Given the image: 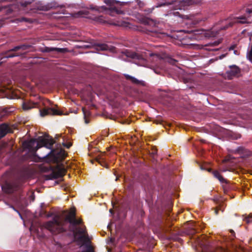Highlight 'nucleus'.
Here are the masks:
<instances>
[{
	"mask_svg": "<svg viewBox=\"0 0 252 252\" xmlns=\"http://www.w3.org/2000/svg\"><path fill=\"white\" fill-rule=\"evenodd\" d=\"M36 103H32L30 101L25 102L23 104V109L24 110H29L32 108L35 107Z\"/></svg>",
	"mask_w": 252,
	"mask_h": 252,
	"instance_id": "9b49d317",
	"label": "nucleus"
},
{
	"mask_svg": "<svg viewBox=\"0 0 252 252\" xmlns=\"http://www.w3.org/2000/svg\"><path fill=\"white\" fill-rule=\"evenodd\" d=\"M227 27H223V28H221V30H224V29H225L226 28H227Z\"/></svg>",
	"mask_w": 252,
	"mask_h": 252,
	"instance_id": "c9c22d12",
	"label": "nucleus"
},
{
	"mask_svg": "<svg viewBox=\"0 0 252 252\" xmlns=\"http://www.w3.org/2000/svg\"><path fill=\"white\" fill-rule=\"evenodd\" d=\"M220 42H221V40H219L215 41L213 43H210V45L212 46H215L219 45Z\"/></svg>",
	"mask_w": 252,
	"mask_h": 252,
	"instance_id": "b1692460",
	"label": "nucleus"
},
{
	"mask_svg": "<svg viewBox=\"0 0 252 252\" xmlns=\"http://www.w3.org/2000/svg\"><path fill=\"white\" fill-rule=\"evenodd\" d=\"M67 221L72 225V231L75 235H79L82 238L87 237L86 227L82 224V219H77L75 217L74 208H71L64 218L61 216H56L52 221L47 222L44 226L52 233L58 234L65 230Z\"/></svg>",
	"mask_w": 252,
	"mask_h": 252,
	"instance_id": "f257e3e1",
	"label": "nucleus"
},
{
	"mask_svg": "<svg viewBox=\"0 0 252 252\" xmlns=\"http://www.w3.org/2000/svg\"><path fill=\"white\" fill-rule=\"evenodd\" d=\"M137 2L138 3L139 6L142 7L143 6L144 4L139 0H137Z\"/></svg>",
	"mask_w": 252,
	"mask_h": 252,
	"instance_id": "cd10ccee",
	"label": "nucleus"
},
{
	"mask_svg": "<svg viewBox=\"0 0 252 252\" xmlns=\"http://www.w3.org/2000/svg\"><path fill=\"white\" fill-rule=\"evenodd\" d=\"M221 210L222 212H223V205L222 206H220L218 207H217L215 209V214L216 215L218 214V211L219 210Z\"/></svg>",
	"mask_w": 252,
	"mask_h": 252,
	"instance_id": "4be33fe9",
	"label": "nucleus"
},
{
	"mask_svg": "<svg viewBox=\"0 0 252 252\" xmlns=\"http://www.w3.org/2000/svg\"><path fill=\"white\" fill-rule=\"evenodd\" d=\"M65 146H66L67 148H69L71 146V144H68L67 145H64Z\"/></svg>",
	"mask_w": 252,
	"mask_h": 252,
	"instance_id": "2f4dec72",
	"label": "nucleus"
},
{
	"mask_svg": "<svg viewBox=\"0 0 252 252\" xmlns=\"http://www.w3.org/2000/svg\"><path fill=\"white\" fill-rule=\"evenodd\" d=\"M8 132H11V130L7 124L0 125V137L4 136Z\"/></svg>",
	"mask_w": 252,
	"mask_h": 252,
	"instance_id": "1a4fd4ad",
	"label": "nucleus"
},
{
	"mask_svg": "<svg viewBox=\"0 0 252 252\" xmlns=\"http://www.w3.org/2000/svg\"><path fill=\"white\" fill-rule=\"evenodd\" d=\"M18 56V55L15 54H7L5 56V57H6V58H12V57H15V56Z\"/></svg>",
	"mask_w": 252,
	"mask_h": 252,
	"instance_id": "a878e982",
	"label": "nucleus"
},
{
	"mask_svg": "<svg viewBox=\"0 0 252 252\" xmlns=\"http://www.w3.org/2000/svg\"><path fill=\"white\" fill-rule=\"evenodd\" d=\"M96 49L98 51L110 50L112 52H114L115 50L114 48L109 47L107 44H105L97 45L96 46Z\"/></svg>",
	"mask_w": 252,
	"mask_h": 252,
	"instance_id": "9d476101",
	"label": "nucleus"
},
{
	"mask_svg": "<svg viewBox=\"0 0 252 252\" xmlns=\"http://www.w3.org/2000/svg\"><path fill=\"white\" fill-rule=\"evenodd\" d=\"M77 14L78 15V16L84 17L85 15H87V13L86 12L81 11H79Z\"/></svg>",
	"mask_w": 252,
	"mask_h": 252,
	"instance_id": "5701e85b",
	"label": "nucleus"
},
{
	"mask_svg": "<svg viewBox=\"0 0 252 252\" xmlns=\"http://www.w3.org/2000/svg\"><path fill=\"white\" fill-rule=\"evenodd\" d=\"M29 47H30V46L23 45L22 46H16L15 48H14L13 49H12L11 50L15 51H17L19 49H22L23 50H25L27 49Z\"/></svg>",
	"mask_w": 252,
	"mask_h": 252,
	"instance_id": "a211bd4d",
	"label": "nucleus"
},
{
	"mask_svg": "<svg viewBox=\"0 0 252 252\" xmlns=\"http://www.w3.org/2000/svg\"><path fill=\"white\" fill-rule=\"evenodd\" d=\"M5 6H0V11L3 8V7H5Z\"/></svg>",
	"mask_w": 252,
	"mask_h": 252,
	"instance_id": "473e14b6",
	"label": "nucleus"
},
{
	"mask_svg": "<svg viewBox=\"0 0 252 252\" xmlns=\"http://www.w3.org/2000/svg\"><path fill=\"white\" fill-rule=\"evenodd\" d=\"M247 57L252 62V48H251V50L248 52Z\"/></svg>",
	"mask_w": 252,
	"mask_h": 252,
	"instance_id": "412c9836",
	"label": "nucleus"
},
{
	"mask_svg": "<svg viewBox=\"0 0 252 252\" xmlns=\"http://www.w3.org/2000/svg\"><path fill=\"white\" fill-rule=\"evenodd\" d=\"M247 223L252 222V214H250L249 216L246 217L244 220Z\"/></svg>",
	"mask_w": 252,
	"mask_h": 252,
	"instance_id": "6ab92c4d",
	"label": "nucleus"
},
{
	"mask_svg": "<svg viewBox=\"0 0 252 252\" xmlns=\"http://www.w3.org/2000/svg\"><path fill=\"white\" fill-rule=\"evenodd\" d=\"M213 174L214 176L217 179H218L221 183L225 182V180L223 178V177L220 174V173L218 171H213Z\"/></svg>",
	"mask_w": 252,
	"mask_h": 252,
	"instance_id": "f8f14e48",
	"label": "nucleus"
},
{
	"mask_svg": "<svg viewBox=\"0 0 252 252\" xmlns=\"http://www.w3.org/2000/svg\"><path fill=\"white\" fill-rule=\"evenodd\" d=\"M233 22L244 24L248 23V21L245 17H241L239 18H237V19H235Z\"/></svg>",
	"mask_w": 252,
	"mask_h": 252,
	"instance_id": "f3484780",
	"label": "nucleus"
},
{
	"mask_svg": "<svg viewBox=\"0 0 252 252\" xmlns=\"http://www.w3.org/2000/svg\"><path fill=\"white\" fill-rule=\"evenodd\" d=\"M232 26V24H229V26Z\"/></svg>",
	"mask_w": 252,
	"mask_h": 252,
	"instance_id": "4c0bfd02",
	"label": "nucleus"
},
{
	"mask_svg": "<svg viewBox=\"0 0 252 252\" xmlns=\"http://www.w3.org/2000/svg\"><path fill=\"white\" fill-rule=\"evenodd\" d=\"M252 12V10L250 9H247V12L248 13H251Z\"/></svg>",
	"mask_w": 252,
	"mask_h": 252,
	"instance_id": "7c9ffc66",
	"label": "nucleus"
},
{
	"mask_svg": "<svg viewBox=\"0 0 252 252\" xmlns=\"http://www.w3.org/2000/svg\"><path fill=\"white\" fill-rule=\"evenodd\" d=\"M240 73V69L236 65L230 66L229 70L226 72L227 76L229 79H231L233 77L239 76Z\"/></svg>",
	"mask_w": 252,
	"mask_h": 252,
	"instance_id": "39448f33",
	"label": "nucleus"
},
{
	"mask_svg": "<svg viewBox=\"0 0 252 252\" xmlns=\"http://www.w3.org/2000/svg\"><path fill=\"white\" fill-rule=\"evenodd\" d=\"M115 25L123 27H128L129 26V23L124 20L118 21L116 23H115Z\"/></svg>",
	"mask_w": 252,
	"mask_h": 252,
	"instance_id": "2eb2a0df",
	"label": "nucleus"
},
{
	"mask_svg": "<svg viewBox=\"0 0 252 252\" xmlns=\"http://www.w3.org/2000/svg\"><path fill=\"white\" fill-rule=\"evenodd\" d=\"M67 49L66 48H47L46 49V51H56L60 53H64Z\"/></svg>",
	"mask_w": 252,
	"mask_h": 252,
	"instance_id": "ddd939ff",
	"label": "nucleus"
},
{
	"mask_svg": "<svg viewBox=\"0 0 252 252\" xmlns=\"http://www.w3.org/2000/svg\"><path fill=\"white\" fill-rule=\"evenodd\" d=\"M82 252H94V251L92 247L89 246V247H87L86 251H84Z\"/></svg>",
	"mask_w": 252,
	"mask_h": 252,
	"instance_id": "393cba45",
	"label": "nucleus"
},
{
	"mask_svg": "<svg viewBox=\"0 0 252 252\" xmlns=\"http://www.w3.org/2000/svg\"><path fill=\"white\" fill-rule=\"evenodd\" d=\"M7 186L8 189L6 191L8 193H11L15 190V189H13L12 185L8 184L7 185Z\"/></svg>",
	"mask_w": 252,
	"mask_h": 252,
	"instance_id": "aec40b11",
	"label": "nucleus"
},
{
	"mask_svg": "<svg viewBox=\"0 0 252 252\" xmlns=\"http://www.w3.org/2000/svg\"><path fill=\"white\" fill-rule=\"evenodd\" d=\"M125 77L126 79L130 80L131 82L134 84H138L140 83V81L137 80L136 78L132 77L129 75H125Z\"/></svg>",
	"mask_w": 252,
	"mask_h": 252,
	"instance_id": "dca6fc26",
	"label": "nucleus"
},
{
	"mask_svg": "<svg viewBox=\"0 0 252 252\" xmlns=\"http://www.w3.org/2000/svg\"><path fill=\"white\" fill-rule=\"evenodd\" d=\"M230 232L232 233V235H233V236H234L235 233H234V231L232 230H230Z\"/></svg>",
	"mask_w": 252,
	"mask_h": 252,
	"instance_id": "c756f323",
	"label": "nucleus"
},
{
	"mask_svg": "<svg viewBox=\"0 0 252 252\" xmlns=\"http://www.w3.org/2000/svg\"><path fill=\"white\" fill-rule=\"evenodd\" d=\"M54 143L53 139H48L39 137L37 140L31 139L29 141L24 142L23 146L25 148L28 149L32 152H35L39 148L44 147L48 149H51Z\"/></svg>",
	"mask_w": 252,
	"mask_h": 252,
	"instance_id": "7ed1b4c3",
	"label": "nucleus"
},
{
	"mask_svg": "<svg viewBox=\"0 0 252 252\" xmlns=\"http://www.w3.org/2000/svg\"><path fill=\"white\" fill-rule=\"evenodd\" d=\"M220 250L222 252H230V251L227 249L221 248Z\"/></svg>",
	"mask_w": 252,
	"mask_h": 252,
	"instance_id": "bb28decb",
	"label": "nucleus"
},
{
	"mask_svg": "<svg viewBox=\"0 0 252 252\" xmlns=\"http://www.w3.org/2000/svg\"><path fill=\"white\" fill-rule=\"evenodd\" d=\"M174 2L176 5L177 3L179 4L178 8L182 9L183 7L196 3V1L194 0H175Z\"/></svg>",
	"mask_w": 252,
	"mask_h": 252,
	"instance_id": "423d86ee",
	"label": "nucleus"
},
{
	"mask_svg": "<svg viewBox=\"0 0 252 252\" xmlns=\"http://www.w3.org/2000/svg\"><path fill=\"white\" fill-rule=\"evenodd\" d=\"M53 154L55 155L57 161L63 160L66 156L65 151L62 149L59 150L53 151Z\"/></svg>",
	"mask_w": 252,
	"mask_h": 252,
	"instance_id": "0eeeda50",
	"label": "nucleus"
},
{
	"mask_svg": "<svg viewBox=\"0 0 252 252\" xmlns=\"http://www.w3.org/2000/svg\"><path fill=\"white\" fill-rule=\"evenodd\" d=\"M176 12H174L173 14L175 15Z\"/></svg>",
	"mask_w": 252,
	"mask_h": 252,
	"instance_id": "58836bf2",
	"label": "nucleus"
},
{
	"mask_svg": "<svg viewBox=\"0 0 252 252\" xmlns=\"http://www.w3.org/2000/svg\"><path fill=\"white\" fill-rule=\"evenodd\" d=\"M216 34L212 33L211 35H210L209 36H215Z\"/></svg>",
	"mask_w": 252,
	"mask_h": 252,
	"instance_id": "f704fd0d",
	"label": "nucleus"
},
{
	"mask_svg": "<svg viewBox=\"0 0 252 252\" xmlns=\"http://www.w3.org/2000/svg\"><path fill=\"white\" fill-rule=\"evenodd\" d=\"M82 111L84 114L85 122L86 124H88L89 123L88 118H89V116H90V112L89 110H87L85 108H82Z\"/></svg>",
	"mask_w": 252,
	"mask_h": 252,
	"instance_id": "4468645a",
	"label": "nucleus"
},
{
	"mask_svg": "<svg viewBox=\"0 0 252 252\" xmlns=\"http://www.w3.org/2000/svg\"><path fill=\"white\" fill-rule=\"evenodd\" d=\"M104 2L106 4L107 7L104 6H97L91 5L90 6L89 9L96 10L98 12L106 11L107 13L111 15H114L115 13L119 14L123 13L120 6L124 5V3L116 1L114 0H105Z\"/></svg>",
	"mask_w": 252,
	"mask_h": 252,
	"instance_id": "f03ea898",
	"label": "nucleus"
},
{
	"mask_svg": "<svg viewBox=\"0 0 252 252\" xmlns=\"http://www.w3.org/2000/svg\"><path fill=\"white\" fill-rule=\"evenodd\" d=\"M157 153V152L156 151H155L154 152H153V154H156Z\"/></svg>",
	"mask_w": 252,
	"mask_h": 252,
	"instance_id": "e433bc0d",
	"label": "nucleus"
},
{
	"mask_svg": "<svg viewBox=\"0 0 252 252\" xmlns=\"http://www.w3.org/2000/svg\"><path fill=\"white\" fill-rule=\"evenodd\" d=\"M125 55L126 57L130 58L132 59L140 60L144 59L141 55L134 52L126 51L125 52Z\"/></svg>",
	"mask_w": 252,
	"mask_h": 252,
	"instance_id": "6e6552de",
	"label": "nucleus"
},
{
	"mask_svg": "<svg viewBox=\"0 0 252 252\" xmlns=\"http://www.w3.org/2000/svg\"><path fill=\"white\" fill-rule=\"evenodd\" d=\"M29 4L28 2H25L24 3H22V6H26V5H27L28 4Z\"/></svg>",
	"mask_w": 252,
	"mask_h": 252,
	"instance_id": "c85d7f7f",
	"label": "nucleus"
},
{
	"mask_svg": "<svg viewBox=\"0 0 252 252\" xmlns=\"http://www.w3.org/2000/svg\"><path fill=\"white\" fill-rule=\"evenodd\" d=\"M40 111V115L42 116H45L47 115H62V113L61 111L54 108H46L41 110Z\"/></svg>",
	"mask_w": 252,
	"mask_h": 252,
	"instance_id": "20e7f679",
	"label": "nucleus"
},
{
	"mask_svg": "<svg viewBox=\"0 0 252 252\" xmlns=\"http://www.w3.org/2000/svg\"><path fill=\"white\" fill-rule=\"evenodd\" d=\"M50 153H48L47 154L45 155L44 156H43V158H44L46 156H47Z\"/></svg>",
	"mask_w": 252,
	"mask_h": 252,
	"instance_id": "72a5a7b5",
	"label": "nucleus"
}]
</instances>
